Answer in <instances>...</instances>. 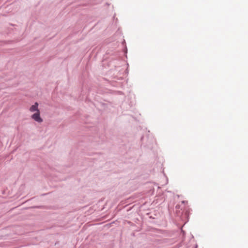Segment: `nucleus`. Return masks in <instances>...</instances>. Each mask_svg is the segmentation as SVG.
Segmentation results:
<instances>
[{"label": "nucleus", "mask_w": 248, "mask_h": 248, "mask_svg": "<svg viewBox=\"0 0 248 248\" xmlns=\"http://www.w3.org/2000/svg\"><path fill=\"white\" fill-rule=\"evenodd\" d=\"M31 118L34 120L35 122L41 124L43 122V119L40 116V111H38L37 112H34L33 114H32L31 116Z\"/></svg>", "instance_id": "nucleus-1"}, {"label": "nucleus", "mask_w": 248, "mask_h": 248, "mask_svg": "<svg viewBox=\"0 0 248 248\" xmlns=\"http://www.w3.org/2000/svg\"><path fill=\"white\" fill-rule=\"evenodd\" d=\"M39 104L37 102H35L34 104L31 106L29 108V111L31 112H35L40 110L38 108Z\"/></svg>", "instance_id": "nucleus-2"}, {"label": "nucleus", "mask_w": 248, "mask_h": 248, "mask_svg": "<svg viewBox=\"0 0 248 248\" xmlns=\"http://www.w3.org/2000/svg\"><path fill=\"white\" fill-rule=\"evenodd\" d=\"M183 203H185V201H183L182 202Z\"/></svg>", "instance_id": "nucleus-3"}]
</instances>
